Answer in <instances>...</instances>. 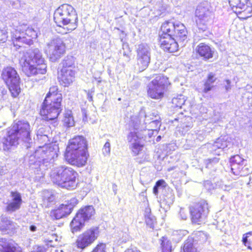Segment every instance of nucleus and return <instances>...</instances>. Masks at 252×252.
Listing matches in <instances>:
<instances>
[{
  "label": "nucleus",
  "mask_w": 252,
  "mask_h": 252,
  "mask_svg": "<svg viewBox=\"0 0 252 252\" xmlns=\"http://www.w3.org/2000/svg\"><path fill=\"white\" fill-rule=\"evenodd\" d=\"M188 32L185 26L181 23H174L171 21L163 23L159 30L158 42L163 51L174 53L179 50L177 41L187 40Z\"/></svg>",
  "instance_id": "f257e3e1"
},
{
  "label": "nucleus",
  "mask_w": 252,
  "mask_h": 252,
  "mask_svg": "<svg viewBox=\"0 0 252 252\" xmlns=\"http://www.w3.org/2000/svg\"><path fill=\"white\" fill-rule=\"evenodd\" d=\"M62 100L63 95L59 87L57 86L50 87L39 112L42 120L46 122H56L62 111Z\"/></svg>",
  "instance_id": "f03ea898"
},
{
  "label": "nucleus",
  "mask_w": 252,
  "mask_h": 252,
  "mask_svg": "<svg viewBox=\"0 0 252 252\" xmlns=\"http://www.w3.org/2000/svg\"><path fill=\"white\" fill-rule=\"evenodd\" d=\"M53 20L57 26L65 30V33L71 32L78 27V14L69 4L63 3L55 10Z\"/></svg>",
  "instance_id": "7ed1b4c3"
},
{
  "label": "nucleus",
  "mask_w": 252,
  "mask_h": 252,
  "mask_svg": "<svg viewBox=\"0 0 252 252\" xmlns=\"http://www.w3.org/2000/svg\"><path fill=\"white\" fill-rule=\"evenodd\" d=\"M50 177L54 183L68 190L75 189L79 184V175L77 171L65 165L59 166L53 170Z\"/></svg>",
  "instance_id": "20e7f679"
},
{
  "label": "nucleus",
  "mask_w": 252,
  "mask_h": 252,
  "mask_svg": "<svg viewBox=\"0 0 252 252\" xmlns=\"http://www.w3.org/2000/svg\"><path fill=\"white\" fill-rule=\"evenodd\" d=\"M30 125L25 121L14 122L7 128L6 136L4 138V148L9 149L10 147L18 144L20 139H28L30 137Z\"/></svg>",
  "instance_id": "39448f33"
},
{
  "label": "nucleus",
  "mask_w": 252,
  "mask_h": 252,
  "mask_svg": "<svg viewBox=\"0 0 252 252\" xmlns=\"http://www.w3.org/2000/svg\"><path fill=\"white\" fill-rule=\"evenodd\" d=\"M47 64L42 56L34 53L26 58L21 64V69L28 77H35L47 72Z\"/></svg>",
  "instance_id": "423d86ee"
},
{
  "label": "nucleus",
  "mask_w": 252,
  "mask_h": 252,
  "mask_svg": "<svg viewBox=\"0 0 252 252\" xmlns=\"http://www.w3.org/2000/svg\"><path fill=\"white\" fill-rule=\"evenodd\" d=\"M146 78L151 81L147 85L148 97L154 99H161L171 85L169 78L161 73L154 74Z\"/></svg>",
  "instance_id": "0eeeda50"
},
{
  "label": "nucleus",
  "mask_w": 252,
  "mask_h": 252,
  "mask_svg": "<svg viewBox=\"0 0 252 252\" xmlns=\"http://www.w3.org/2000/svg\"><path fill=\"white\" fill-rule=\"evenodd\" d=\"M1 78L12 98H18L21 93V79L16 69L11 66L4 67L1 73Z\"/></svg>",
  "instance_id": "6e6552de"
},
{
  "label": "nucleus",
  "mask_w": 252,
  "mask_h": 252,
  "mask_svg": "<svg viewBox=\"0 0 252 252\" xmlns=\"http://www.w3.org/2000/svg\"><path fill=\"white\" fill-rule=\"evenodd\" d=\"M58 70L57 79L60 86L68 87L75 81L76 73V65L72 57H67L62 63Z\"/></svg>",
  "instance_id": "1a4fd4ad"
},
{
  "label": "nucleus",
  "mask_w": 252,
  "mask_h": 252,
  "mask_svg": "<svg viewBox=\"0 0 252 252\" xmlns=\"http://www.w3.org/2000/svg\"><path fill=\"white\" fill-rule=\"evenodd\" d=\"M37 37V33L33 29L19 25L11 33V42L16 49L21 47L23 44L31 45L33 39Z\"/></svg>",
  "instance_id": "9d476101"
},
{
  "label": "nucleus",
  "mask_w": 252,
  "mask_h": 252,
  "mask_svg": "<svg viewBox=\"0 0 252 252\" xmlns=\"http://www.w3.org/2000/svg\"><path fill=\"white\" fill-rule=\"evenodd\" d=\"M190 220L193 224H201L207 217L210 206L207 201L201 200L189 207Z\"/></svg>",
  "instance_id": "9b49d317"
},
{
  "label": "nucleus",
  "mask_w": 252,
  "mask_h": 252,
  "mask_svg": "<svg viewBox=\"0 0 252 252\" xmlns=\"http://www.w3.org/2000/svg\"><path fill=\"white\" fill-rule=\"evenodd\" d=\"M100 231L98 226H93L87 229L77 238L75 241L76 247L82 250L91 246L98 238Z\"/></svg>",
  "instance_id": "f8f14e48"
},
{
  "label": "nucleus",
  "mask_w": 252,
  "mask_h": 252,
  "mask_svg": "<svg viewBox=\"0 0 252 252\" xmlns=\"http://www.w3.org/2000/svg\"><path fill=\"white\" fill-rule=\"evenodd\" d=\"M228 2L240 19L246 20L252 16V6L248 0H228Z\"/></svg>",
  "instance_id": "ddd939ff"
},
{
  "label": "nucleus",
  "mask_w": 252,
  "mask_h": 252,
  "mask_svg": "<svg viewBox=\"0 0 252 252\" xmlns=\"http://www.w3.org/2000/svg\"><path fill=\"white\" fill-rule=\"evenodd\" d=\"M230 163L231 171L235 175L245 176L251 172L250 165L238 155L230 158Z\"/></svg>",
  "instance_id": "4468645a"
},
{
  "label": "nucleus",
  "mask_w": 252,
  "mask_h": 252,
  "mask_svg": "<svg viewBox=\"0 0 252 252\" xmlns=\"http://www.w3.org/2000/svg\"><path fill=\"white\" fill-rule=\"evenodd\" d=\"M65 161L69 164L77 167H82L87 162L89 157L88 150L63 154Z\"/></svg>",
  "instance_id": "2eb2a0df"
},
{
  "label": "nucleus",
  "mask_w": 252,
  "mask_h": 252,
  "mask_svg": "<svg viewBox=\"0 0 252 252\" xmlns=\"http://www.w3.org/2000/svg\"><path fill=\"white\" fill-rule=\"evenodd\" d=\"M88 150L86 139L81 135H77L68 140L64 154Z\"/></svg>",
  "instance_id": "dca6fc26"
},
{
  "label": "nucleus",
  "mask_w": 252,
  "mask_h": 252,
  "mask_svg": "<svg viewBox=\"0 0 252 252\" xmlns=\"http://www.w3.org/2000/svg\"><path fill=\"white\" fill-rule=\"evenodd\" d=\"M136 67L140 71H143L148 66L150 62V55L147 48L143 45H139L137 50Z\"/></svg>",
  "instance_id": "f3484780"
},
{
  "label": "nucleus",
  "mask_w": 252,
  "mask_h": 252,
  "mask_svg": "<svg viewBox=\"0 0 252 252\" xmlns=\"http://www.w3.org/2000/svg\"><path fill=\"white\" fill-rule=\"evenodd\" d=\"M72 210L73 206L71 204H62L51 211L50 216L53 219L59 220L70 214Z\"/></svg>",
  "instance_id": "a211bd4d"
},
{
  "label": "nucleus",
  "mask_w": 252,
  "mask_h": 252,
  "mask_svg": "<svg viewBox=\"0 0 252 252\" xmlns=\"http://www.w3.org/2000/svg\"><path fill=\"white\" fill-rule=\"evenodd\" d=\"M10 196L12 197L11 201L8 203L5 207L7 212H13L19 210L23 202L21 195L18 191H11Z\"/></svg>",
  "instance_id": "6ab92c4d"
},
{
  "label": "nucleus",
  "mask_w": 252,
  "mask_h": 252,
  "mask_svg": "<svg viewBox=\"0 0 252 252\" xmlns=\"http://www.w3.org/2000/svg\"><path fill=\"white\" fill-rule=\"evenodd\" d=\"M195 51L196 54L205 61L212 58L214 53L211 47L205 43H199Z\"/></svg>",
  "instance_id": "aec40b11"
},
{
  "label": "nucleus",
  "mask_w": 252,
  "mask_h": 252,
  "mask_svg": "<svg viewBox=\"0 0 252 252\" xmlns=\"http://www.w3.org/2000/svg\"><path fill=\"white\" fill-rule=\"evenodd\" d=\"M85 220L77 213L70 222V227L72 233L80 231L85 226Z\"/></svg>",
  "instance_id": "412c9836"
},
{
  "label": "nucleus",
  "mask_w": 252,
  "mask_h": 252,
  "mask_svg": "<svg viewBox=\"0 0 252 252\" xmlns=\"http://www.w3.org/2000/svg\"><path fill=\"white\" fill-rule=\"evenodd\" d=\"M0 252H22L20 247H17L7 242L6 239H0Z\"/></svg>",
  "instance_id": "4be33fe9"
},
{
  "label": "nucleus",
  "mask_w": 252,
  "mask_h": 252,
  "mask_svg": "<svg viewBox=\"0 0 252 252\" xmlns=\"http://www.w3.org/2000/svg\"><path fill=\"white\" fill-rule=\"evenodd\" d=\"M195 245L203 244L207 240V235L202 231H198L193 233L191 236L188 237Z\"/></svg>",
  "instance_id": "5701e85b"
},
{
  "label": "nucleus",
  "mask_w": 252,
  "mask_h": 252,
  "mask_svg": "<svg viewBox=\"0 0 252 252\" xmlns=\"http://www.w3.org/2000/svg\"><path fill=\"white\" fill-rule=\"evenodd\" d=\"M180 252H200V250L193 242L187 238L181 245Z\"/></svg>",
  "instance_id": "b1692460"
},
{
  "label": "nucleus",
  "mask_w": 252,
  "mask_h": 252,
  "mask_svg": "<svg viewBox=\"0 0 252 252\" xmlns=\"http://www.w3.org/2000/svg\"><path fill=\"white\" fill-rule=\"evenodd\" d=\"M85 221H87L95 214V210L92 206H86L80 209L77 213Z\"/></svg>",
  "instance_id": "393cba45"
},
{
  "label": "nucleus",
  "mask_w": 252,
  "mask_h": 252,
  "mask_svg": "<svg viewBox=\"0 0 252 252\" xmlns=\"http://www.w3.org/2000/svg\"><path fill=\"white\" fill-rule=\"evenodd\" d=\"M15 228L14 222L9 220L7 217L1 216L0 221V230L1 231H7L12 230Z\"/></svg>",
  "instance_id": "a878e982"
},
{
  "label": "nucleus",
  "mask_w": 252,
  "mask_h": 252,
  "mask_svg": "<svg viewBox=\"0 0 252 252\" xmlns=\"http://www.w3.org/2000/svg\"><path fill=\"white\" fill-rule=\"evenodd\" d=\"M65 52V46L62 42L55 43L53 45L52 54L57 58H60Z\"/></svg>",
  "instance_id": "bb28decb"
},
{
  "label": "nucleus",
  "mask_w": 252,
  "mask_h": 252,
  "mask_svg": "<svg viewBox=\"0 0 252 252\" xmlns=\"http://www.w3.org/2000/svg\"><path fill=\"white\" fill-rule=\"evenodd\" d=\"M53 148L49 145H45L43 147H40L36 151L37 155H40L43 158L53 157Z\"/></svg>",
  "instance_id": "cd10ccee"
},
{
  "label": "nucleus",
  "mask_w": 252,
  "mask_h": 252,
  "mask_svg": "<svg viewBox=\"0 0 252 252\" xmlns=\"http://www.w3.org/2000/svg\"><path fill=\"white\" fill-rule=\"evenodd\" d=\"M62 121L63 126L66 127H70L74 126L75 122L71 110L65 111Z\"/></svg>",
  "instance_id": "c85d7f7f"
},
{
  "label": "nucleus",
  "mask_w": 252,
  "mask_h": 252,
  "mask_svg": "<svg viewBox=\"0 0 252 252\" xmlns=\"http://www.w3.org/2000/svg\"><path fill=\"white\" fill-rule=\"evenodd\" d=\"M161 252H172V244L171 241L165 236L160 239Z\"/></svg>",
  "instance_id": "c756f323"
},
{
  "label": "nucleus",
  "mask_w": 252,
  "mask_h": 252,
  "mask_svg": "<svg viewBox=\"0 0 252 252\" xmlns=\"http://www.w3.org/2000/svg\"><path fill=\"white\" fill-rule=\"evenodd\" d=\"M242 241L243 244L249 249H252V231L248 232L243 235Z\"/></svg>",
  "instance_id": "7c9ffc66"
},
{
  "label": "nucleus",
  "mask_w": 252,
  "mask_h": 252,
  "mask_svg": "<svg viewBox=\"0 0 252 252\" xmlns=\"http://www.w3.org/2000/svg\"><path fill=\"white\" fill-rule=\"evenodd\" d=\"M202 12H206L204 14H200L198 15L199 19L198 21V24L200 25L201 24L205 25V22H207L210 19V14L211 12L208 10H205L204 8L202 9Z\"/></svg>",
  "instance_id": "2f4dec72"
},
{
  "label": "nucleus",
  "mask_w": 252,
  "mask_h": 252,
  "mask_svg": "<svg viewBox=\"0 0 252 252\" xmlns=\"http://www.w3.org/2000/svg\"><path fill=\"white\" fill-rule=\"evenodd\" d=\"M185 100L182 97H174L172 99V103L173 107L177 108H181L182 106L185 104Z\"/></svg>",
  "instance_id": "473e14b6"
},
{
  "label": "nucleus",
  "mask_w": 252,
  "mask_h": 252,
  "mask_svg": "<svg viewBox=\"0 0 252 252\" xmlns=\"http://www.w3.org/2000/svg\"><path fill=\"white\" fill-rule=\"evenodd\" d=\"M106 244L103 242H98L91 252H107Z\"/></svg>",
  "instance_id": "72a5a7b5"
},
{
  "label": "nucleus",
  "mask_w": 252,
  "mask_h": 252,
  "mask_svg": "<svg viewBox=\"0 0 252 252\" xmlns=\"http://www.w3.org/2000/svg\"><path fill=\"white\" fill-rule=\"evenodd\" d=\"M143 145L140 144L139 142H135L131 145L130 149L134 155L136 156L139 154L142 150Z\"/></svg>",
  "instance_id": "f704fd0d"
},
{
  "label": "nucleus",
  "mask_w": 252,
  "mask_h": 252,
  "mask_svg": "<svg viewBox=\"0 0 252 252\" xmlns=\"http://www.w3.org/2000/svg\"><path fill=\"white\" fill-rule=\"evenodd\" d=\"M228 141L226 139L224 138H219L217 140L216 144L218 148L224 149L228 146Z\"/></svg>",
  "instance_id": "c9c22d12"
},
{
  "label": "nucleus",
  "mask_w": 252,
  "mask_h": 252,
  "mask_svg": "<svg viewBox=\"0 0 252 252\" xmlns=\"http://www.w3.org/2000/svg\"><path fill=\"white\" fill-rule=\"evenodd\" d=\"M181 122L182 123L181 127L183 129L189 127L191 126V118H189V117H183Z\"/></svg>",
  "instance_id": "e433bc0d"
},
{
  "label": "nucleus",
  "mask_w": 252,
  "mask_h": 252,
  "mask_svg": "<svg viewBox=\"0 0 252 252\" xmlns=\"http://www.w3.org/2000/svg\"><path fill=\"white\" fill-rule=\"evenodd\" d=\"M8 38V32L5 29H0V44L6 42Z\"/></svg>",
  "instance_id": "4c0bfd02"
},
{
  "label": "nucleus",
  "mask_w": 252,
  "mask_h": 252,
  "mask_svg": "<svg viewBox=\"0 0 252 252\" xmlns=\"http://www.w3.org/2000/svg\"><path fill=\"white\" fill-rule=\"evenodd\" d=\"M214 88V86L212 84L205 81L203 84V89L202 90V93L204 94H207L209 91H211Z\"/></svg>",
  "instance_id": "58836bf2"
},
{
  "label": "nucleus",
  "mask_w": 252,
  "mask_h": 252,
  "mask_svg": "<svg viewBox=\"0 0 252 252\" xmlns=\"http://www.w3.org/2000/svg\"><path fill=\"white\" fill-rule=\"evenodd\" d=\"M217 79V78L216 76V75L210 72L206 78V79L205 81L211 83L213 84Z\"/></svg>",
  "instance_id": "ea45409f"
},
{
  "label": "nucleus",
  "mask_w": 252,
  "mask_h": 252,
  "mask_svg": "<svg viewBox=\"0 0 252 252\" xmlns=\"http://www.w3.org/2000/svg\"><path fill=\"white\" fill-rule=\"evenodd\" d=\"M219 161V159L218 158H209L207 160V165H209V164H211L212 163H217Z\"/></svg>",
  "instance_id": "a19ab883"
},
{
  "label": "nucleus",
  "mask_w": 252,
  "mask_h": 252,
  "mask_svg": "<svg viewBox=\"0 0 252 252\" xmlns=\"http://www.w3.org/2000/svg\"><path fill=\"white\" fill-rule=\"evenodd\" d=\"M155 185H156L157 186H158V187L160 186H163V187L166 186L165 182L163 179H160V180H159L158 181H157Z\"/></svg>",
  "instance_id": "79ce46f5"
},
{
  "label": "nucleus",
  "mask_w": 252,
  "mask_h": 252,
  "mask_svg": "<svg viewBox=\"0 0 252 252\" xmlns=\"http://www.w3.org/2000/svg\"><path fill=\"white\" fill-rule=\"evenodd\" d=\"M46 249L43 246H38L33 252H45Z\"/></svg>",
  "instance_id": "37998d69"
},
{
  "label": "nucleus",
  "mask_w": 252,
  "mask_h": 252,
  "mask_svg": "<svg viewBox=\"0 0 252 252\" xmlns=\"http://www.w3.org/2000/svg\"><path fill=\"white\" fill-rule=\"evenodd\" d=\"M125 252H141L139 250L136 248H128Z\"/></svg>",
  "instance_id": "c03bdc74"
},
{
  "label": "nucleus",
  "mask_w": 252,
  "mask_h": 252,
  "mask_svg": "<svg viewBox=\"0 0 252 252\" xmlns=\"http://www.w3.org/2000/svg\"><path fill=\"white\" fill-rule=\"evenodd\" d=\"M180 214L181 218L183 219L186 220L187 219L188 216L184 210H181L180 212Z\"/></svg>",
  "instance_id": "a18cd8bd"
},
{
  "label": "nucleus",
  "mask_w": 252,
  "mask_h": 252,
  "mask_svg": "<svg viewBox=\"0 0 252 252\" xmlns=\"http://www.w3.org/2000/svg\"><path fill=\"white\" fill-rule=\"evenodd\" d=\"M225 82L227 84V85L225 86V89L226 90L228 91V90H229V89H231V86H230L231 82L228 79L225 80Z\"/></svg>",
  "instance_id": "49530a36"
},
{
  "label": "nucleus",
  "mask_w": 252,
  "mask_h": 252,
  "mask_svg": "<svg viewBox=\"0 0 252 252\" xmlns=\"http://www.w3.org/2000/svg\"><path fill=\"white\" fill-rule=\"evenodd\" d=\"M158 186H157L156 185H155L153 188V193L155 194V195H158Z\"/></svg>",
  "instance_id": "de8ad7c7"
},
{
  "label": "nucleus",
  "mask_w": 252,
  "mask_h": 252,
  "mask_svg": "<svg viewBox=\"0 0 252 252\" xmlns=\"http://www.w3.org/2000/svg\"><path fill=\"white\" fill-rule=\"evenodd\" d=\"M110 146V143L109 142H106L104 145V148L105 149L107 148L109 150Z\"/></svg>",
  "instance_id": "09e8293b"
},
{
  "label": "nucleus",
  "mask_w": 252,
  "mask_h": 252,
  "mask_svg": "<svg viewBox=\"0 0 252 252\" xmlns=\"http://www.w3.org/2000/svg\"><path fill=\"white\" fill-rule=\"evenodd\" d=\"M129 136L130 137H131L132 138L136 137H137V134H136V132H131V133H130V134H129Z\"/></svg>",
  "instance_id": "8fccbe9b"
},
{
  "label": "nucleus",
  "mask_w": 252,
  "mask_h": 252,
  "mask_svg": "<svg viewBox=\"0 0 252 252\" xmlns=\"http://www.w3.org/2000/svg\"><path fill=\"white\" fill-rule=\"evenodd\" d=\"M30 228L32 231H35L36 230V227L34 225H31Z\"/></svg>",
  "instance_id": "3c124183"
},
{
  "label": "nucleus",
  "mask_w": 252,
  "mask_h": 252,
  "mask_svg": "<svg viewBox=\"0 0 252 252\" xmlns=\"http://www.w3.org/2000/svg\"><path fill=\"white\" fill-rule=\"evenodd\" d=\"M161 138V136H160V135H159V136H158L157 137V139H156V141H158H158H159L160 140Z\"/></svg>",
  "instance_id": "603ef678"
},
{
  "label": "nucleus",
  "mask_w": 252,
  "mask_h": 252,
  "mask_svg": "<svg viewBox=\"0 0 252 252\" xmlns=\"http://www.w3.org/2000/svg\"><path fill=\"white\" fill-rule=\"evenodd\" d=\"M49 198L51 199L50 201H52L54 199V196L53 195H51Z\"/></svg>",
  "instance_id": "864d4df0"
},
{
  "label": "nucleus",
  "mask_w": 252,
  "mask_h": 252,
  "mask_svg": "<svg viewBox=\"0 0 252 252\" xmlns=\"http://www.w3.org/2000/svg\"><path fill=\"white\" fill-rule=\"evenodd\" d=\"M52 241L51 240H49L48 239L45 240V242L47 244H49V243L51 242Z\"/></svg>",
  "instance_id": "5fc2aeb1"
},
{
  "label": "nucleus",
  "mask_w": 252,
  "mask_h": 252,
  "mask_svg": "<svg viewBox=\"0 0 252 252\" xmlns=\"http://www.w3.org/2000/svg\"><path fill=\"white\" fill-rule=\"evenodd\" d=\"M53 236H54L55 237L56 240H57V235L56 234H53Z\"/></svg>",
  "instance_id": "6e6d98bb"
}]
</instances>
